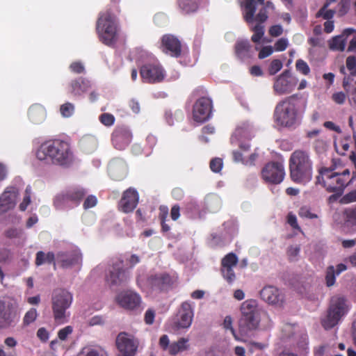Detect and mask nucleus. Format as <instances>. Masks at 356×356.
I'll return each mask as SVG.
<instances>
[{"instance_id":"a19ab883","label":"nucleus","mask_w":356,"mask_h":356,"mask_svg":"<svg viewBox=\"0 0 356 356\" xmlns=\"http://www.w3.org/2000/svg\"><path fill=\"white\" fill-rule=\"evenodd\" d=\"M344 34L346 35V40L350 38L348 51H356V30L352 28L346 29Z\"/></svg>"},{"instance_id":"a878e982","label":"nucleus","mask_w":356,"mask_h":356,"mask_svg":"<svg viewBox=\"0 0 356 356\" xmlns=\"http://www.w3.org/2000/svg\"><path fill=\"white\" fill-rule=\"evenodd\" d=\"M109 176L115 181L124 179L127 173V165L125 161L120 158L113 159L108 165Z\"/></svg>"},{"instance_id":"cd10ccee","label":"nucleus","mask_w":356,"mask_h":356,"mask_svg":"<svg viewBox=\"0 0 356 356\" xmlns=\"http://www.w3.org/2000/svg\"><path fill=\"white\" fill-rule=\"evenodd\" d=\"M261 316L259 315L241 317L238 321V330L242 335H248L250 332L257 330L259 327Z\"/></svg>"},{"instance_id":"4be33fe9","label":"nucleus","mask_w":356,"mask_h":356,"mask_svg":"<svg viewBox=\"0 0 356 356\" xmlns=\"http://www.w3.org/2000/svg\"><path fill=\"white\" fill-rule=\"evenodd\" d=\"M161 48L165 54L178 58L181 54V44L179 40L171 34H165L161 38Z\"/></svg>"},{"instance_id":"c9c22d12","label":"nucleus","mask_w":356,"mask_h":356,"mask_svg":"<svg viewBox=\"0 0 356 356\" xmlns=\"http://www.w3.org/2000/svg\"><path fill=\"white\" fill-rule=\"evenodd\" d=\"M44 263L53 264L56 268L55 254L52 252H48L45 254L42 251H38L36 253L35 264L37 266H40Z\"/></svg>"},{"instance_id":"774afa93","label":"nucleus","mask_w":356,"mask_h":356,"mask_svg":"<svg viewBox=\"0 0 356 356\" xmlns=\"http://www.w3.org/2000/svg\"><path fill=\"white\" fill-rule=\"evenodd\" d=\"M157 143L156 137L152 134H149L146 138V143L149 150H152Z\"/></svg>"},{"instance_id":"5701e85b","label":"nucleus","mask_w":356,"mask_h":356,"mask_svg":"<svg viewBox=\"0 0 356 356\" xmlns=\"http://www.w3.org/2000/svg\"><path fill=\"white\" fill-rule=\"evenodd\" d=\"M131 139V132L126 127H118L112 134V143L119 150H123L128 147Z\"/></svg>"},{"instance_id":"e2e57ef3","label":"nucleus","mask_w":356,"mask_h":356,"mask_svg":"<svg viewBox=\"0 0 356 356\" xmlns=\"http://www.w3.org/2000/svg\"><path fill=\"white\" fill-rule=\"evenodd\" d=\"M269 35L272 37H278L283 33V29L281 25H273L268 30Z\"/></svg>"},{"instance_id":"f257e3e1","label":"nucleus","mask_w":356,"mask_h":356,"mask_svg":"<svg viewBox=\"0 0 356 356\" xmlns=\"http://www.w3.org/2000/svg\"><path fill=\"white\" fill-rule=\"evenodd\" d=\"M239 5L245 22L250 25L254 22L257 24L250 27L254 33L251 40L254 43L260 42L264 35L265 26L263 24L268 19V9L274 10V4L266 0H239Z\"/></svg>"},{"instance_id":"f03ea898","label":"nucleus","mask_w":356,"mask_h":356,"mask_svg":"<svg viewBox=\"0 0 356 356\" xmlns=\"http://www.w3.org/2000/svg\"><path fill=\"white\" fill-rule=\"evenodd\" d=\"M35 155L38 160L47 165L68 167L74 161L70 144L59 139L50 140L42 143Z\"/></svg>"},{"instance_id":"c03bdc74","label":"nucleus","mask_w":356,"mask_h":356,"mask_svg":"<svg viewBox=\"0 0 356 356\" xmlns=\"http://www.w3.org/2000/svg\"><path fill=\"white\" fill-rule=\"evenodd\" d=\"M223 166L222 159L218 157L212 159L209 163V167L211 171L218 173L221 171Z\"/></svg>"},{"instance_id":"bb28decb","label":"nucleus","mask_w":356,"mask_h":356,"mask_svg":"<svg viewBox=\"0 0 356 356\" xmlns=\"http://www.w3.org/2000/svg\"><path fill=\"white\" fill-rule=\"evenodd\" d=\"M57 261L63 268H67L79 264L82 259L81 254L79 251L73 250L67 252H59L56 255Z\"/></svg>"},{"instance_id":"393cba45","label":"nucleus","mask_w":356,"mask_h":356,"mask_svg":"<svg viewBox=\"0 0 356 356\" xmlns=\"http://www.w3.org/2000/svg\"><path fill=\"white\" fill-rule=\"evenodd\" d=\"M261 299L269 305L277 307L282 306L284 296L280 290L273 286H268L263 288L260 291Z\"/></svg>"},{"instance_id":"72a5a7b5","label":"nucleus","mask_w":356,"mask_h":356,"mask_svg":"<svg viewBox=\"0 0 356 356\" xmlns=\"http://www.w3.org/2000/svg\"><path fill=\"white\" fill-rule=\"evenodd\" d=\"M199 0H177V5L184 14L196 12L199 8Z\"/></svg>"},{"instance_id":"f3484780","label":"nucleus","mask_w":356,"mask_h":356,"mask_svg":"<svg viewBox=\"0 0 356 356\" xmlns=\"http://www.w3.org/2000/svg\"><path fill=\"white\" fill-rule=\"evenodd\" d=\"M118 305L127 310L136 311L140 308L141 297L133 291L120 292L116 297Z\"/></svg>"},{"instance_id":"4468645a","label":"nucleus","mask_w":356,"mask_h":356,"mask_svg":"<svg viewBox=\"0 0 356 356\" xmlns=\"http://www.w3.org/2000/svg\"><path fill=\"white\" fill-rule=\"evenodd\" d=\"M140 74L143 81L148 83L161 82L165 76V70L159 63H147L143 65L140 67Z\"/></svg>"},{"instance_id":"a18cd8bd","label":"nucleus","mask_w":356,"mask_h":356,"mask_svg":"<svg viewBox=\"0 0 356 356\" xmlns=\"http://www.w3.org/2000/svg\"><path fill=\"white\" fill-rule=\"evenodd\" d=\"M31 187L28 186L25 190V195L23 198V201L19 204V208L22 211H24L31 203Z\"/></svg>"},{"instance_id":"4c0bfd02","label":"nucleus","mask_w":356,"mask_h":356,"mask_svg":"<svg viewBox=\"0 0 356 356\" xmlns=\"http://www.w3.org/2000/svg\"><path fill=\"white\" fill-rule=\"evenodd\" d=\"M54 206L56 209H65L73 207L65 192L58 194L55 197Z\"/></svg>"},{"instance_id":"9b49d317","label":"nucleus","mask_w":356,"mask_h":356,"mask_svg":"<svg viewBox=\"0 0 356 356\" xmlns=\"http://www.w3.org/2000/svg\"><path fill=\"white\" fill-rule=\"evenodd\" d=\"M262 179L267 183L279 184L284 179L285 169L282 163L269 162L262 168Z\"/></svg>"},{"instance_id":"4d7b16f0","label":"nucleus","mask_w":356,"mask_h":356,"mask_svg":"<svg viewBox=\"0 0 356 356\" xmlns=\"http://www.w3.org/2000/svg\"><path fill=\"white\" fill-rule=\"evenodd\" d=\"M350 0H341L339 3V15L340 16H343L345 15L349 10V8H350Z\"/></svg>"},{"instance_id":"3c124183","label":"nucleus","mask_w":356,"mask_h":356,"mask_svg":"<svg viewBox=\"0 0 356 356\" xmlns=\"http://www.w3.org/2000/svg\"><path fill=\"white\" fill-rule=\"evenodd\" d=\"M355 202H356V189L346 193L340 200V203L343 204H348Z\"/></svg>"},{"instance_id":"052dcab7","label":"nucleus","mask_w":356,"mask_h":356,"mask_svg":"<svg viewBox=\"0 0 356 356\" xmlns=\"http://www.w3.org/2000/svg\"><path fill=\"white\" fill-rule=\"evenodd\" d=\"M332 99L337 104H343L346 99V95L343 92H334L332 95Z\"/></svg>"},{"instance_id":"473e14b6","label":"nucleus","mask_w":356,"mask_h":356,"mask_svg":"<svg viewBox=\"0 0 356 356\" xmlns=\"http://www.w3.org/2000/svg\"><path fill=\"white\" fill-rule=\"evenodd\" d=\"M344 225L347 227H356V204L345 208L342 211Z\"/></svg>"},{"instance_id":"680f3d73","label":"nucleus","mask_w":356,"mask_h":356,"mask_svg":"<svg viewBox=\"0 0 356 356\" xmlns=\"http://www.w3.org/2000/svg\"><path fill=\"white\" fill-rule=\"evenodd\" d=\"M273 52V48L271 46H265L262 47L259 53V59H264L270 56Z\"/></svg>"},{"instance_id":"c85d7f7f","label":"nucleus","mask_w":356,"mask_h":356,"mask_svg":"<svg viewBox=\"0 0 356 356\" xmlns=\"http://www.w3.org/2000/svg\"><path fill=\"white\" fill-rule=\"evenodd\" d=\"M28 116L33 124H40L44 121L47 113L44 107L39 104H33L29 109Z\"/></svg>"},{"instance_id":"ddd939ff","label":"nucleus","mask_w":356,"mask_h":356,"mask_svg":"<svg viewBox=\"0 0 356 356\" xmlns=\"http://www.w3.org/2000/svg\"><path fill=\"white\" fill-rule=\"evenodd\" d=\"M193 317L192 306L188 302H184L176 315L172 320L171 327L175 331L188 328L191 326Z\"/></svg>"},{"instance_id":"338daca9","label":"nucleus","mask_w":356,"mask_h":356,"mask_svg":"<svg viewBox=\"0 0 356 356\" xmlns=\"http://www.w3.org/2000/svg\"><path fill=\"white\" fill-rule=\"evenodd\" d=\"M155 317V313L152 309H148L146 311L145 314V321L147 324L151 325L154 323Z\"/></svg>"},{"instance_id":"423d86ee","label":"nucleus","mask_w":356,"mask_h":356,"mask_svg":"<svg viewBox=\"0 0 356 356\" xmlns=\"http://www.w3.org/2000/svg\"><path fill=\"white\" fill-rule=\"evenodd\" d=\"M347 299L341 295L332 296L326 316L321 319V325L325 330H330L336 326L341 318L348 312Z\"/></svg>"},{"instance_id":"412c9836","label":"nucleus","mask_w":356,"mask_h":356,"mask_svg":"<svg viewBox=\"0 0 356 356\" xmlns=\"http://www.w3.org/2000/svg\"><path fill=\"white\" fill-rule=\"evenodd\" d=\"M139 200L137 191L133 188H129L123 194L119 202V209L124 213H129L136 207Z\"/></svg>"},{"instance_id":"1a4fd4ad","label":"nucleus","mask_w":356,"mask_h":356,"mask_svg":"<svg viewBox=\"0 0 356 356\" xmlns=\"http://www.w3.org/2000/svg\"><path fill=\"white\" fill-rule=\"evenodd\" d=\"M178 277L175 274L159 272L149 275L147 278V285L152 292L167 293L177 282Z\"/></svg>"},{"instance_id":"79ce46f5","label":"nucleus","mask_w":356,"mask_h":356,"mask_svg":"<svg viewBox=\"0 0 356 356\" xmlns=\"http://www.w3.org/2000/svg\"><path fill=\"white\" fill-rule=\"evenodd\" d=\"M75 111L74 105L69 102H67L60 106V113L64 118L71 117Z\"/></svg>"},{"instance_id":"39448f33","label":"nucleus","mask_w":356,"mask_h":356,"mask_svg":"<svg viewBox=\"0 0 356 356\" xmlns=\"http://www.w3.org/2000/svg\"><path fill=\"white\" fill-rule=\"evenodd\" d=\"M96 30L99 40L108 47H113L118 40V27L115 17L109 10L102 13L97 22Z\"/></svg>"},{"instance_id":"6e6552de","label":"nucleus","mask_w":356,"mask_h":356,"mask_svg":"<svg viewBox=\"0 0 356 356\" xmlns=\"http://www.w3.org/2000/svg\"><path fill=\"white\" fill-rule=\"evenodd\" d=\"M19 305L8 296L0 299V329L14 326L19 321Z\"/></svg>"},{"instance_id":"0eeeda50","label":"nucleus","mask_w":356,"mask_h":356,"mask_svg":"<svg viewBox=\"0 0 356 356\" xmlns=\"http://www.w3.org/2000/svg\"><path fill=\"white\" fill-rule=\"evenodd\" d=\"M72 302V295L65 289H58L52 296V311L55 322L63 324L67 321V309Z\"/></svg>"},{"instance_id":"2eb2a0df","label":"nucleus","mask_w":356,"mask_h":356,"mask_svg":"<svg viewBox=\"0 0 356 356\" xmlns=\"http://www.w3.org/2000/svg\"><path fill=\"white\" fill-rule=\"evenodd\" d=\"M212 111V101L205 97L199 98L193 105V117L195 122H204L209 119Z\"/></svg>"},{"instance_id":"58836bf2","label":"nucleus","mask_w":356,"mask_h":356,"mask_svg":"<svg viewBox=\"0 0 356 356\" xmlns=\"http://www.w3.org/2000/svg\"><path fill=\"white\" fill-rule=\"evenodd\" d=\"M346 35L344 34L343 31L341 35L335 36L332 38L330 47L332 49L343 51L346 48Z\"/></svg>"},{"instance_id":"bf43d9fd","label":"nucleus","mask_w":356,"mask_h":356,"mask_svg":"<svg viewBox=\"0 0 356 356\" xmlns=\"http://www.w3.org/2000/svg\"><path fill=\"white\" fill-rule=\"evenodd\" d=\"M97 203V197L94 195H89L85 200L83 207L84 209H88L92 208L95 206H96Z\"/></svg>"},{"instance_id":"603ef678","label":"nucleus","mask_w":356,"mask_h":356,"mask_svg":"<svg viewBox=\"0 0 356 356\" xmlns=\"http://www.w3.org/2000/svg\"><path fill=\"white\" fill-rule=\"evenodd\" d=\"M282 67V63L280 60L274 59L271 61L269 67L268 72L270 75H274L278 72Z\"/></svg>"},{"instance_id":"864d4df0","label":"nucleus","mask_w":356,"mask_h":356,"mask_svg":"<svg viewBox=\"0 0 356 356\" xmlns=\"http://www.w3.org/2000/svg\"><path fill=\"white\" fill-rule=\"evenodd\" d=\"M99 121L105 126L109 127L114 124L115 117L108 113H104L99 116Z\"/></svg>"},{"instance_id":"6e6d98bb","label":"nucleus","mask_w":356,"mask_h":356,"mask_svg":"<svg viewBox=\"0 0 356 356\" xmlns=\"http://www.w3.org/2000/svg\"><path fill=\"white\" fill-rule=\"evenodd\" d=\"M289 45V42L286 38H280L277 40L274 44V49L276 51H284Z\"/></svg>"},{"instance_id":"c756f323","label":"nucleus","mask_w":356,"mask_h":356,"mask_svg":"<svg viewBox=\"0 0 356 356\" xmlns=\"http://www.w3.org/2000/svg\"><path fill=\"white\" fill-rule=\"evenodd\" d=\"M235 54L241 60L251 58L252 45L248 40H238L234 46Z\"/></svg>"},{"instance_id":"e433bc0d","label":"nucleus","mask_w":356,"mask_h":356,"mask_svg":"<svg viewBox=\"0 0 356 356\" xmlns=\"http://www.w3.org/2000/svg\"><path fill=\"white\" fill-rule=\"evenodd\" d=\"M65 193L73 207L78 205L86 195V191L83 188H72L65 191Z\"/></svg>"},{"instance_id":"9d476101","label":"nucleus","mask_w":356,"mask_h":356,"mask_svg":"<svg viewBox=\"0 0 356 356\" xmlns=\"http://www.w3.org/2000/svg\"><path fill=\"white\" fill-rule=\"evenodd\" d=\"M129 268H124V261L118 259L113 261L106 275V282L111 286H120L126 284L130 280Z\"/></svg>"},{"instance_id":"dca6fc26","label":"nucleus","mask_w":356,"mask_h":356,"mask_svg":"<svg viewBox=\"0 0 356 356\" xmlns=\"http://www.w3.org/2000/svg\"><path fill=\"white\" fill-rule=\"evenodd\" d=\"M297 80L292 77L289 70L284 71L275 78L273 90L277 95L290 93L296 87Z\"/></svg>"},{"instance_id":"de8ad7c7","label":"nucleus","mask_w":356,"mask_h":356,"mask_svg":"<svg viewBox=\"0 0 356 356\" xmlns=\"http://www.w3.org/2000/svg\"><path fill=\"white\" fill-rule=\"evenodd\" d=\"M296 68L297 71L303 75H308L310 72V68L308 64L302 59H298L296 63Z\"/></svg>"},{"instance_id":"8fccbe9b","label":"nucleus","mask_w":356,"mask_h":356,"mask_svg":"<svg viewBox=\"0 0 356 356\" xmlns=\"http://www.w3.org/2000/svg\"><path fill=\"white\" fill-rule=\"evenodd\" d=\"M69 68L72 72L78 74H83L86 72L85 67L81 61L72 62L70 65Z\"/></svg>"},{"instance_id":"f704fd0d","label":"nucleus","mask_w":356,"mask_h":356,"mask_svg":"<svg viewBox=\"0 0 356 356\" xmlns=\"http://www.w3.org/2000/svg\"><path fill=\"white\" fill-rule=\"evenodd\" d=\"M76 356H108V355L99 346H87L82 348Z\"/></svg>"},{"instance_id":"6ab92c4d","label":"nucleus","mask_w":356,"mask_h":356,"mask_svg":"<svg viewBox=\"0 0 356 356\" xmlns=\"http://www.w3.org/2000/svg\"><path fill=\"white\" fill-rule=\"evenodd\" d=\"M91 86V82L88 79L77 77L69 82L66 88L67 94L74 98H78L83 95Z\"/></svg>"},{"instance_id":"a211bd4d","label":"nucleus","mask_w":356,"mask_h":356,"mask_svg":"<svg viewBox=\"0 0 356 356\" xmlns=\"http://www.w3.org/2000/svg\"><path fill=\"white\" fill-rule=\"evenodd\" d=\"M188 341V339L181 337L177 341L170 343L168 335L163 334L160 337L159 343L162 350H168L170 355L175 356L189 348Z\"/></svg>"},{"instance_id":"7c9ffc66","label":"nucleus","mask_w":356,"mask_h":356,"mask_svg":"<svg viewBox=\"0 0 356 356\" xmlns=\"http://www.w3.org/2000/svg\"><path fill=\"white\" fill-rule=\"evenodd\" d=\"M240 311L241 314V317H248L260 314L257 302L254 299H248L244 301L241 305Z\"/></svg>"},{"instance_id":"aec40b11","label":"nucleus","mask_w":356,"mask_h":356,"mask_svg":"<svg viewBox=\"0 0 356 356\" xmlns=\"http://www.w3.org/2000/svg\"><path fill=\"white\" fill-rule=\"evenodd\" d=\"M238 259L236 254L228 253L221 260V273L225 280L232 284L236 279L233 268L238 264Z\"/></svg>"},{"instance_id":"20e7f679","label":"nucleus","mask_w":356,"mask_h":356,"mask_svg":"<svg viewBox=\"0 0 356 356\" xmlns=\"http://www.w3.org/2000/svg\"><path fill=\"white\" fill-rule=\"evenodd\" d=\"M298 98L297 95L286 97L275 106L274 120L283 127H292L298 124L299 119Z\"/></svg>"},{"instance_id":"0e129e2a","label":"nucleus","mask_w":356,"mask_h":356,"mask_svg":"<svg viewBox=\"0 0 356 356\" xmlns=\"http://www.w3.org/2000/svg\"><path fill=\"white\" fill-rule=\"evenodd\" d=\"M287 222L295 229L300 230V227L298 224L296 216L292 213H289L287 216Z\"/></svg>"},{"instance_id":"49530a36","label":"nucleus","mask_w":356,"mask_h":356,"mask_svg":"<svg viewBox=\"0 0 356 356\" xmlns=\"http://www.w3.org/2000/svg\"><path fill=\"white\" fill-rule=\"evenodd\" d=\"M222 325H223V327L225 330H229L231 331L234 338L236 341H241L240 339V338L238 337V335L236 334L235 330L232 327V318L230 316H225Z\"/></svg>"},{"instance_id":"37998d69","label":"nucleus","mask_w":356,"mask_h":356,"mask_svg":"<svg viewBox=\"0 0 356 356\" xmlns=\"http://www.w3.org/2000/svg\"><path fill=\"white\" fill-rule=\"evenodd\" d=\"M335 270L333 266L327 267L326 270L325 281L327 286H332L335 283Z\"/></svg>"},{"instance_id":"09e8293b","label":"nucleus","mask_w":356,"mask_h":356,"mask_svg":"<svg viewBox=\"0 0 356 356\" xmlns=\"http://www.w3.org/2000/svg\"><path fill=\"white\" fill-rule=\"evenodd\" d=\"M335 14V10H328L327 8H325L323 9V6L322 8H320V10L316 13V17H322L323 19L326 20H330L333 18L334 15Z\"/></svg>"},{"instance_id":"69168bd1","label":"nucleus","mask_w":356,"mask_h":356,"mask_svg":"<svg viewBox=\"0 0 356 356\" xmlns=\"http://www.w3.org/2000/svg\"><path fill=\"white\" fill-rule=\"evenodd\" d=\"M49 332L44 327H40L37 331V337L43 342L49 339Z\"/></svg>"},{"instance_id":"5fc2aeb1","label":"nucleus","mask_w":356,"mask_h":356,"mask_svg":"<svg viewBox=\"0 0 356 356\" xmlns=\"http://www.w3.org/2000/svg\"><path fill=\"white\" fill-rule=\"evenodd\" d=\"M298 215L301 218H306L309 219L318 218V216L315 213H312L307 207H302L298 211Z\"/></svg>"},{"instance_id":"13d9d810","label":"nucleus","mask_w":356,"mask_h":356,"mask_svg":"<svg viewBox=\"0 0 356 356\" xmlns=\"http://www.w3.org/2000/svg\"><path fill=\"white\" fill-rule=\"evenodd\" d=\"M73 329L70 325L60 329L58 332V337L61 341H65L67 337L72 333Z\"/></svg>"},{"instance_id":"ea45409f","label":"nucleus","mask_w":356,"mask_h":356,"mask_svg":"<svg viewBox=\"0 0 356 356\" xmlns=\"http://www.w3.org/2000/svg\"><path fill=\"white\" fill-rule=\"evenodd\" d=\"M38 316L37 309L35 308H31L28 310L23 318L22 325L24 327H27L35 321Z\"/></svg>"},{"instance_id":"7ed1b4c3","label":"nucleus","mask_w":356,"mask_h":356,"mask_svg":"<svg viewBox=\"0 0 356 356\" xmlns=\"http://www.w3.org/2000/svg\"><path fill=\"white\" fill-rule=\"evenodd\" d=\"M313 165L311 153L308 150H295L289 159L291 180L298 184H308L313 177Z\"/></svg>"},{"instance_id":"b1692460","label":"nucleus","mask_w":356,"mask_h":356,"mask_svg":"<svg viewBox=\"0 0 356 356\" xmlns=\"http://www.w3.org/2000/svg\"><path fill=\"white\" fill-rule=\"evenodd\" d=\"M19 195L15 186H8L0 197V214L4 213L15 207Z\"/></svg>"},{"instance_id":"2f4dec72","label":"nucleus","mask_w":356,"mask_h":356,"mask_svg":"<svg viewBox=\"0 0 356 356\" xmlns=\"http://www.w3.org/2000/svg\"><path fill=\"white\" fill-rule=\"evenodd\" d=\"M346 68L350 72L348 76H345L343 79V87L348 90V86L353 81L352 77L356 76V57L355 56H349L346 60Z\"/></svg>"},{"instance_id":"f8f14e48","label":"nucleus","mask_w":356,"mask_h":356,"mask_svg":"<svg viewBox=\"0 0 356 356\" xmlns=\"http://www.w3.org/2000/svg\"><path fill=\"white\" fill-rule=\"evenodd\" d=\"M115 343L120 353L118 356H135L139 345L137 339L124 332L118 334Z\"/></svg>"}]
</instances>
